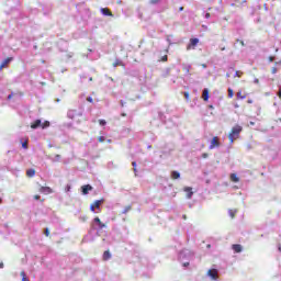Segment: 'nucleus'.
<instances>
[{
    "label": "nucleus",
    "instance_id": "50",
    "mask_svg": "<svg viewBox=\"0 0 281 281\" xmlns=\"http://www.w3.org/2000/svg\"><path fill=\"white\" fill-rule=\"evenodd\" d=\"M3 202V200L0 198V203H2Z\"/></svg>",
    "mask_w": 281,
    "mask_h": 281
},
{
    "label": "nucleus",
    "instance_id": "38",
    "mask_svg": "<svg viewBox=\"0 0 281 281\" xmlns=\"http://www.w3.org/2000/svg\"><path fill=\"white\" fill-rule=\"evenodd\" d=\"M44 234L45 236H49V228H45Z\"/></svg>",
    "mask_w": 281,
    "mask_h": 281
},
{
    "label": "nucleus",
    "instance_id": "11",
    "mask_svg": "<svg viewBox=\"0 0 281 281\" xmlns=\"http://www.w3.org/2000/svg\"><path fill=\"white\" fill-rule=\"evenodd\" d=\"M101 14L104 16H113V12L109 8H101Z\"/></svg>",
    "mask_w": 281,
    "mask_h": 281
},
{
    "label": "nucleus",
    "instance_id": "41",
    "mask_svg": "<svg viewBox=\"0 0 281 281\" xmlns=\"http://www.w3.org/2000/svg\"><path fill=\"white\" fill-rule=\"evenodd\" d=\"M87 102H93V98L91 97L87 98Z\"/></svg>",
    "mask_w": 281,
    "mask_h": 281
},
{
    "label": "nucleus",
    "instance_id": "35",
    "mask_svg": "<svg viewBox=\"0 0 281 281\" xmlns=\"http://www.w3.org/2000/svg\"><path fill=\"white\" fill-rule=\"evenodd\" d=\"M271 74H278V68L272 67V69H271Z\"/></svg>",
    "mask_w": 281,
    "mask_h": 281
},
{
    "label": "nucleus",
    "instance_id": "15",
    "mask_svg": "<svg viewBox=\"0 0 281 281\" xmlns=\"http://www.w3.org/2000/svg\"><path fill=\"white\" fill-rule=\"evenodd\" d=\"M38 126H42L41 120H35L34 123L31 124V128H38Z\"/></svg>",
    "mask_w": 281,
    "mask_h": 281
},
{
    "label": "nucleus",
    "instance_id": "6",
    "mask_svg": "<svg viewBox=\"0 0 281 281\" xmlns=\"http://www.w3.org/2000/svg\"><path fill=\"white\" fill-rule=\"evenodd\" d=\"M13 58L12 57H8L7 59H4L1 64H0V71H2L3 69H5V67H8V65H10V63H12Z\"/></svg>",
    "mask_w": 281,
    "mask_h": 281
},
{
    "label": "nucleus",
    "instance_id": "47",
    "mask_svg": "<svg viewBox=\"0 0 281 281\" xmlns=\"http://www.w3.org/2000/svg\"><path fill=\"white\" fill-rule=\"evenodd\" d=\"M122 117H126V113H122Z\"/></svg>",
    "mask_w": 281,
    "mask_h": 281
},
{
    "label": "nucleus",
    "instance_id": "42",
    "mask_svg": "<svg viewBox=\"0 0 281 281\" xmlns=\"http://www.w3.org/2000/svg\"><path fill=\"white\" fill-rule=\"evenodd\" d=\"M150 3H159V0H151Z\"/></svg>",
    "mask_w": 281,
    "mask_h": 281
},
{
    "label": "nucleus",
    "instance_id": "4",
    "mask_svg": "<svg viewBox=\"0 0 281 281\" xmlns=\"http://www.w3.org/2000/svg\"><path fill=\"white\" fill-rule=\"evenodd\" d=\"M199 45V38L194 37V38H191L188 46H187V49L190 50V49H194V47H196Z\"/></svg>",
    "mask_w": 281,
    "mask_h": 281
},
{
    "label": "nucleus",
    "instance_id": "40",
    "mask_svg": "<svg viewBox=\"0 0 281 281\" xmlns=\"http://www.w3.org/2000/svg\"><path fill=\"white\" fill-rule=\"evenodd\" d=\"M247 104H254V100L248 99V100H247Z\"/></svg>",
    "mask_w": 281,
    "mask_h": 281
},
{
    "label": "nucleus",
    "instance_id": "29",
    "mask_svg": "<svg viewBox=\"0 0 281 281\" xmlns=\"http://www.w3.org/2000/svg\"><path fill=\"white\" fill-rule=\"evenodd\" d=\"M100 126H106V121L105 120H99Z\"/></svg>",
    "mask_w": 281,
    "mask_h": 281
},
{
    "label": "nucleus",
    "instance_id": "3",
    "mask_svg": "<svg viewBox=\"0 0 281 281\" xmlns=\"http://www.w3.org/2000/svg\"><path fill=\"white\" fill-rule=\"evenodd\" d=\"M104 203V200H95L93 204L90 205V212H95V210H100V205Z\"/></svg>",
    "mask_w": 281,
    "mask_h": 281
},
{
    "label": "nucleus",
    "instance_id": "32",
    "mask_svg": "<svg viewBox=\"0 0 281 281\" xmlns=\"http://www.w3.org/2000/svg\"><path fill=\"white\" fill-rule=\"evenodd\" d=\"M22 148H24L25 150H27V140H25L24 143H22Z\"/></svg>",
    "mask_w": 281,
    "mask_h": 281
},
{
    "label": "nucleus",
    "instance_id": "43",
    "mask_svg": "<svg viewBox=\"0 0 281 281\" xmlns=\"http://www.w3.org/2000/svg\"><path fill=\"white\" fill-rule=\"evenodd\" d=\"M211 14L210 13H206L205 14V19H210Z\"/></svg>",
    "mask_w": 281,
    "mask_h": 281
},
{
    "label": "nucleus",
    "instance_id": "21",
    "mask_svg": "<svg viewBox=\"0 0 281 281\" xmlns=\"http://www.w3.org/2000/svg\"><path fill=\"white\" fill-rule=\"evenodd\" d=\"M20 276L22 278V281H30V279H27V274H25V271H21Z\"/></svg>",
    "mask_w": 281,
    "mask_h": 281
},
{
    "label": "nucleus",
    "instance_id": "14",
    "mask_svg": "<svg viewBox=\"0 0 281 281\" xmlns=\"http://www.w3.org/2000/svg\"><path fill=\"white\" fill-rule=\"evenodd\" d=\"M184 192L188 193V199H192V194H194V192H192V188L191 187H186L184 188Z\"/></svg>",
    "mask_w": 281,
    "mask_h": 281
},
{
    "label": "nucleus",
    "instance_id": "16",
    "mask_svg": "<svg viewBox=\"0 0 281 281\" xmlns=\"http://www.w3.org/2000/svg\"><path fill=\"white\" fill-rule=\"evenodd\" d=\"M181 178V173L179 171H171V179L177 180Z\"/></svg>",
    "mask_w": 281,
    "mask_h": 281
},
{
    "label": "nucleus",
    "instance_id": "34",
    "mask_svg": "<svg viewBox=\"0 0 281 281\" xmlns=\"http://www.w3.org/2000/svg\"><path fill=\"white\" fill-rule=\"evenodd\" d=\"M207 157H210L207 153L202 154V159H207Z\"/></svg>",
    "mask_w": 281,
    "mask_h": 281
},
{
    "label": "nucleus",
    "instance_id": "37",
    "mask_svg": "<svg viewBox=\"0 0 281 281\" xmlns=\"http://www.w3.org/2000/svg\"><path fill=\"white\" fill-rule=\"evenodd\" d=\"M268 59H269V63H273V60H276V57L274 56H270Z\"/></svg>",
    "mask_w": 281,
    "mask_h": 281
},
{
    "label": "nucleus",
    "instance_id": "5",
    "mask_svg": "<svg viewBox=\"0 0 281 281\" xmlns=\"http://www.w3.org/2000/svg\"><path fill=\"white\" fill-rule=\"evenodd\" d=\"M207 276L212 278V280H218V270L216 269H210L207 271Z\"/></svg>",
    "mask_w": 281,
    "mask_h": 281
},
{
    "label": "nucleus",
    "instance_id": "33",
    "mask_svg": "<svg viewBox=\"0 0 281 281\" xmlns=\"http://www.w3.org/2000/svg\"><path fill=\"white\" fill-rule=\"evenodd\" d=\"M237 43H239V45H241V47H245V42L243 40H237Z\"/></svg>",
    "mask_w": 281,
    "mask_h": 281
},
{
    "label": "nucleus",
    "instance_id": "12",
    "mask_svg": "<svg viewBox=\"0 0 281 281\" xmlns=\"http://www.w3.org/2000/svg\"><path fill=\"white\" fill-rule=\"evenodd\" d=\"M232 249L235 254H240V251H243V246L240 244H235L232 246Z\"/></svg>",
    "mask_w": 281,
    "mask_h": 281
},
{
    "label": "nucleus",
    "instance_id": "44",
    "mask_svg": "<svg viewBox=\"0 0 281 281\" xmlns=\"http://www.w3.org/2000/svg\"><path fill=\"white\" fill-rule=\"evenodd\" d=\"M179 12H183V7H180V8H179Z\"/></svg>",
    "mask_w": 281,
    "mask_h": 281
},
{
    "label": "nucleus",
    "instance_id": "30",
    "mask_svg": "<svg viewBox=\"0 0 281 281\" xmlns=\"http://www.w3.org/2000/svg\"><path fill=\"white\" fill-rule=\"evenodd\" d=\"M161 61H162V63H168V55L162 56V57H161Z\"/></svg>",
    "mask_w": 281,
    "mask_h": 281
},
{
    "label": "nucleus",
    "instance_id": "39",
    "mask_svg": "<svg viewBox=\"0 0 281 281\" xmlns=\"http://www.w3.org/2000/svg\"><path fill=\"white\" fill-rule=\"evenodd\" d=\"M35 201H41V195H34Z\"/></svg>",
    "mask_w": 281,
    "mask_h": 281
},
{
    "label": "nucleus",
    "instance_id": "8",
    "mask_svg": "<svg viewBox=\"0 0 281 281\" xmlns=\"http://www.w3.org/2000/svg\"><path fill=\"white\" fill-rule=\"evenodd\" d=\"M40 192L42 194H53L54 193V190L49 187H41L40 188Z\"/></svg>",
    "mask_w": 281,
    "mask_h": 281
},
{
    "label": "nucleus",
    "instance_id": "28",
    "mask_svg": "<svg viewBox=\"0 0 281 281\" xmlns=\"http://www.w3.org/2000/svg\"><path fill=\"white\" fill-rule=\"evenodd\" d=\"M49 127V121H45L43 124H42V128H47Z\"/></svg>",
    "mask_w": 281,
    "mask_h": 281
},
{
    "label": "nucleus",
    "instance_id": "49",
    "mask_svg": "<svg viewBox=\"0 0 281 281\" xmlns=\"http://www.w3.org/2000/svg\"><path fill=\"white\" fill-rule=\"evenodd\" d=\"M57 158L60 159V155H57Z\"/></svg>",
    "mask_w": 281,
    "mask_h": 281
},
{
    "label": "nucleus",
    "instance_id": "17",
    "mask_svg": "<svg viewBox=\"0 0 281 281\" xmlns=\"http://www.w3.org/2000/svg\"><path fill=\"white\" fill-rule=\"evenodd\" d=\"M113 67H124V63L120 59H115V61L112 64Z\"/></svg>",
    "mask_w": 281,
    "mask_h": 281
},
{
    "label": "nucleus",
    "instance_id": "46",
    "mask_svg": "<svg viewBox=\"0 0 281 281\" xmlns=\"http://www.w3.org/2000/svg\"><path fill=\"white\" fill-rule=\"evenodd\" d=\"M0 269H3V262L0 263Z\"/></svg>",
    "mask_w": 281,
    "mask_h": 281
},
{
    "label": "nucleus",
    "instance_id": "13",
    "mask_svg": "<svg viewBox=\"0 0 281 281\" xmlns=\"http://www.w3.org/2000/svg\"><path fill=\"white\" fill-rule=\"evenodd\" d=\"M247 98V92H244L243 90H239L237 92V100H245Z\"/></svg>",
    "mask_w": 281,
    "mask_h": 281
},
{
    "label": "nucleus",
    "instance_id": "45",
    "mask_svg": "<svg viewBox=\"0 0 281 281\" xmlns=\"http://www.w3.org/2000/svg\"><path fill=\"white\" fill-rule=\"evenodd\" d=\"M8 100H12V94H9V95H8Z\"/></svg>",
    "mask_w": 281,
    "mask_h": 281
},
{
    "label": "nucleus",
    "instance_id": "26",
    "mask_svg": "<svg viewBox=\"0 0 281 281\" xmlns=\"http://www.w3.org/2000/svg\"><path fill=\"white\" fill-rule=\"evenodd\" d=\"M228 98H234V90L228 88Z\"/></svg>",
    "mask_w": 281,
    "mask_h": 281
},
{
    "label": "nucleus",
    "instance_id": "9",
    "mask_svg": "<svg viewBox=\"0 0 281 281\" xmlns=\"http://www.w3.org/2000/svg\"><path fill=\"white\" fill-rule=\"evenodd\" d=\"M202 100H204V102L210 100V90L207 88H205L202 92Z\"/></svg>",
    "mask_w": 281,
    "mask_h": 281
},
{
    "label": "nucleus",
    "instance_id": "36",
    "mask_svg": "<svg viewBox=\"0 0 281 281\" xmlns=\"http://www.w3.org/2000/svg\"><path fill=\"white\" fill-rule=\"evenodd\" d=\"M184 98H186V100H190V93L189 92H184Z\"/></svg>",
    "mask_w": 281,
    "mask_h": 281
},
{
    "label": "nucleus",
    "instance_id": "24",
    "mask_svg": "<svg viewBox=\"0 0 281 281\" xmlns=\"http://www.w3.org/2000/svg\"><path fill=\"white\" fill-rule=\"evenodd\" d=\"M132 166L134 168L135 177H137V162L133 161Z\"/></svg>",
    "mask_w": 281,
    "mask_h": 281
},
{
    "label": "nucleus",
    "instance_id": "7",
    "mask_svg": "<svg viewBox=\"0 0 281 281\" xmlns=\"http://www.w3.org/2000/svg\"><path fill=\"white\" fill-rule=\"evenodd\" d=\"M91 190H93V187H91V184H85L81 187V192L85 195L89 194V192H91Z\"/></svg>",
    "mask_w": 281,
    "mask_h": 281
},
{
    "label": "nucleus",
    "instance_id": "20",
    "mask_svg": "<svg viewBox=\"0 0 281 281\" xmlns=\"http://www.w3.org/2000/svg\"><path fill=\"white\" fill-rule=\"evenodd\" d=\"M34 175H36V170H34V169L26 170V177L32 178V177H34Z\"/></svg>",
    "mask_w": 281,
    "mask_h": 281
},
{
    "label": "nucleus",
    "instance_id": "25",
    "mask_svg": "<svg viewBox=\"0 0 281 281\" xmlns=\"http://www.w3.org/2000/svg\"><path fill=\"white\" fill-rule=\"evenodd\" d=\"M74 113H76V111L69 110L68 117H70V120H74Z\"/></svg>",
    "mask_w": 281,
    "mask_h": 281
},
{
    "label": "nucleus",
    "instance_id": "10",
    "mask_svg": "<svg viewBox=\"0 0 281 281\" xmlns=\"http://www.w3.org/2000/svg\"><path fill=\"white\" fill-rule=\"evenodd\" d=\"M93 223L98 224L99 229H104V227H106V224L102 223L100 217H94Z\"/></svg>",
    "mask_w": 281,
    "mask_h": 281
},
{
    "label": "nucleus",
    "instance_id": "23",
    "mask_svg": "<svg viewBox=\"0 0 281 281\" xmlns=\"http://www.w3.org/2000/svg\"><path fill=\"white\" fill-rule=\"evenodd\" d=\"M244 75H245V72H243L241 70H237L235 72V78H243Z\"/></svg>",
    "mask_w": 281,
    "mask_h": 281
},
{
    "label": "nucleus",
    "instance_id": "48",
    "mask_svg": "<svg viewBox=\"0 0 281 281\" xmlns=\"http://www.w3.org/2000/svg\"><path fill=\"white\" fill-rule=\"evenodd\" d=\"M202 67H204V68H205V67H207V66L204 64V65H202Z\"/></svg>",
    "mask_w": 281,
    "mask_h": 281
},
{
    "label": "nucleus",
    "instance_id": "52",
    "mask_svg": "<svg viewBox=\"0 0 281 281\" xmlns=\"http://www.w3.org/2000/svg\"><path fill=\"white\" fill-rule=\"evenodd\" d=\"M183 218H187V216H186V215H183Z\"/></svg>",
    "mask_w": 281,
    "mask_h": 281
},
{
    "label": "nucleus",
    "instance_id": "22",
    "mask_svg": "<svg viewBox=\"0 0 281 281\" xmlns=\"http://www.w3.org/2000/svg\"><path fill=\"white\" fill-rule=\"evenodd\" d=\"M236 212H238L237 210H229L228 214L231 216V218H235L236 217Z\"/></svg>",
    "mask_w": 281,
    "mask_h": 281
},
{
    "label": "nucleus",
    "instance_id": "51",
    "mask_svg": "<svg viewBox=\"0 0 281 281\" xmlns=\"http://www.w3.org/2000/svg\"><path fill=\"white\" fill-rule=\"evenodd\" d=\"M222 52H225V48H222Z\"/></svg>",
    "mask_w": 281,
    "mask_h": 281
},
{
    "label": "nucleus",
    "instance_id": "27",
    "mask_svg": "<svg viewBox=\"0 0 281 281\" xmlns=\"http://www.w3.org/2000/svg\"><path fill=\"white\" fill-rule=\"evenodd\" d=\"M131 210H132V207H131V205H128V206H126V207L123 210L122 214H126L127 212H131Z\"/></svg>",
    "mask_w": 281,
    "mask_h": 281
},
{
    "label": "nucleus",
    "instance_id": "19",
    "mask_svg": "<svg viewBox=\"0 0 281 281\" xmlns=\"http://www.w3.org/2000/svg\"><path fill=\"white\" fill-rule=\"evenodd\" d=\"M103 260H104V261L111 260V251L105 250V251L103 252Z\"/></svg>",
    "mask_w": 281,
    "mask_h": 281
},
{
    "label": "nucleus",
    "instance_id": "18",
    "mask_svg": "<svg viewBox=\"0 0 281 281\" xmlns=\"http://www.w3.org/2000/svg\"><path fill=\"white\" fill-rule=\"evenodd\" d=\"M231 181H233V183H238V181H240V178H238V176H236V173H232Z\"/></svg>",
    "mask_w": 281,
    "mask_h": 281
},
{
    "label": "nucleus",
    "instance_id": "2",
    "mask_svg": "<svg viewBox=\"0 0 281 281\" xmlns=\"http://www.w3.org/2000/svg\"><path fill=\"white\" fill-rule=\"evenodd\" d=\"M221 147V139L217 136H214L211 140L210 150H214V148Z\"/></svg>",
    "mask_w": 281,
    "mask_h": 281
},
{
    "label": "nucleus",
    "instance_id": "31",
    "mask_svg": "<svg viewBox=\"0 0 281 281\" xmlns=\"http://www.w3.org/2000/svg\"><path fill=\"white\" fill-rule=\"evenodd\" d=\"M104 140H105L104 136H99L98 137V142H100V144L104 143Z\"/></svg>",
    "mask_w": 281,
    "mask_h": 281
},
{
    "label": "nucleus",
    "instance_id": "1",
    "mask_svg": "<svg viewBox=\"0 0 281 281\" xmlns=\"http://www.w3.org/2000/svg\"><path fill=\"white\" fill-rule=\"evenodd\" d=\"M240 133H243V126H240V125L233 126V128L231 130V132L228 134V139H229L231 144H234V142H236V139H238V137H240Z\"/></svg>",
    "mask_w": 281,
    "mask_h": 281
}]
</instances>
